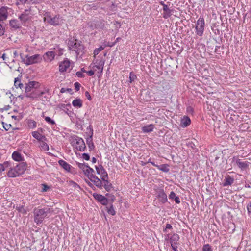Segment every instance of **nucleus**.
<instances>
[{"label": "nucleus", "instance_id": "obj_50", "mask_svg": "<svg viewBox=\"0 0 251 251\" xmlns=\"http://www.w3.org/2000/svg\"><path fill=\"white\" fill-rule=\"evenodd\" d=\"M172 228V226L171 224H167L166 225L165 228L164 230V232H167V229H170Z\"/></svg>", "mask_w": 251, "mask_h": 251}, {"label": "nucleus", "instance_id": "obj_28", "mask_svg": "<svg viewBox=\"0 0 251 251\" xmlns=\"http://www.w3.org/2000/svg\"><path fill=\"white\" fill-rule=\"evenodd\" d=\"M191 123L190 119L188 117H184L181 121V125L183 127H187Z\"/></svg>", "mask_w": 251, "mask_h": 251}, {"label": "nucleus", "instance_id": "obj_18", "mask_svg": "<svg viewBox=\"0 0 251 251\" xmlns=\"http://www.w3.org/2000/svg\"><path fill=\"white\" fill-rule=\"evenodd\" d=\"M8 8L6 7H2L0 8V21H3L7 19L8 17Z\"/></svg>", "mask_w": 251, "mask_h": 251}, {"label": "nucleus", "instance_id": "obj_15", "mask_svg": "<svg viewBox=\"0 0 251 251\" xmlns=\"http://www.w3.org/2000/svg\"><path fill=\"white\" fill-rule=\"evenodd\" d=\"M55 53L54 51H50L46 52L42 57L44 61L46 62H51L55 57Z\"/></svg>", "mask_w": 251, "mask_h": 251}, {"label": "nucleus", "instance_id": "obj_53", "mask_svg": "<svg viewBox=\"0 0 251 251\" xmlns=\"http://www.w3.org/2000/svg\"><path fill=\"white\" fill-rule=\"evenodd\" d=\"M82 157L86 160H89L90 159V156L87 153H83L82 154Z\"/></svg>", "mask_w": 251, "mask_h": 251}, {"label": "nucleus", "instance_id": "obj_48", "mask_svg": "<svg viewBox=\"0 0 251 251\" xmlns=\"http://www.w3.org/2000/svg\"><path fill=\"white\" fill-rule=\"evenodd\" d=\"M116 44V42H105L104 44V45H103V47H104V48L106 47H112L113 46H114Z\"/></svg>", "mask_w": 251, "mask_h": 251}, {"label": "nucleus", "instance_id": "obj_9", "mask_svg": "<svg viewBox=\"0 0 251 251\" xmlns=\"http://www.w3.org/2000/svg\"><path fill=\"white\" fill-rule=\"evenodd\" d=\"M205 22L202 16H201L198 19L196 24V33L199 36H201L204 32Z\"/></svg>", "mask_w": 251, "mask_h": 251}, {"label": "nucleus", "instance_id": "obj_45", "mask_svg": "<svg viewBox=\"0 0 251 251\" xmlns=\"http://www.w3.org/2000/svg\"><path fill=\"white\" fill-rule=\"evenodd\" d=\"M77 166L82 171L86 167L88 164H85L84 163H76Z\"/></svg>", "mask_w": 251, "mask_h": 251}, {"label": "nucleus", "instance_id": "obj_7", "mask_svg": "<svg viewBox=\"0 0 251 251\" xmlns=\"http://www.w3.org/2000/svg\"><path fill=\"white\" fill-rule=\"evenodd\" d=\"M39 86V83L36 81H30L25 84V96L28 98L34 99L35 97L33 93H30L33 88H36Z\"/></svg>", "mask_w": 251, "mask_h": 251}, {"label": "nucleus", "instance_id": "obj_35", "mask_svg": "<svg viewBox=\"0 0 251 251\" xmlns=\"http://www.w3.org/2000/svg\"><path fill=\"white\" fill-rule=\"evenodd\" d=\"M104 65V62L100 61V62L97 65H95L94 66L93 69H94V68H96L97 69H98L100 73H102L103 71V68Z\"/></svg>", "mask_w": 251, "mask_h": 251}, {"label": "nucleus", "instance_id": "obj_37", "mask_svg": "<svg viewBox=\"0 0 251 251\" xmlns=\"http://www.w3.org/2000/svg\"><path fill=\"white\" fill-rule=\"evenodd\" d=\"M9 164V163L7 161L4 162L2 164H0V173L1 172L4 171L5 170V168L8 167Z\"/></svg>", "mask_w": 251, "mask_h": 251}, {"label": "nucleus", "instance_id": "obj_62", "mask_svg": "<svg viewBox=\"0 0 251 251\" xmlns=\"http://www.w3.org/2000/svg\"><path fill=\"white\" fill-rule=\"evenodd\" d=\"M92 162L93 163H95L96 162V159L95 157H93L92 159Z\"/></svg>", "mask_w": 251, "mask_h": 251}, {"label": "nucleus", "instance_id": "obj_19", "mask_svg": "<svg viewBox=\"0 0 251 251\" xmlns=\"http://www.w3.org/2000/svg\"><path fill=\"white\" fill-rule=\"evenodd\" d=\"M32 136L37 139L38 141L47 140V138L44 135H42L39 131H33L31 133Z\"/></svg>", "mask_w": 251, "mask_h": 251}, {"label": "nucleus", "instance_id": "obj_14", "mask_svg": "<svg viewBox=\"0 0 251 251\" xmlns=\"http://www.w3.org/2000/svg\"><path fill=\"white\" fill-rule=\"evenodd\" d=\"M70 62L69 60L66 59L59 64V71L61 73L65 72L70 67Z\"/></svg>", "mask_w": 251, "mask_h": 251}, {"label": "nucleus", "instance_id": "obj_58", "mask_svg": "<svg viewBox=\"0 0 251 251\" xmlns=\"http://www.w3.org/2000/svg\"><path fill=\"white\" fill-rule=\"evenodd\" d=\"M174 199L176 203H179L180 202V199L178 196H176Z\"/></svg>", "mask_w": 251, "mask_h": 251}, {"label": "nucleus", "instance_id": "obj_30", "mask_svg": "<svg viewBox=\"0 0 251 251\" xmlns=\"http://www.w3.org/2000/svg\"><path fill=\"white\" fill-rule=\"evenodd\" d=\"M157 168L159 170H161L165 173L169 171V165L166 164L158 165L157 166Z\"/></svg>", "mask_w": 251, "mask_h": 251}, {"label": "nucleus", "instance_id": "obj_43", "mask_svg": "<svg viewBox=\"0 0 251 251\" xmlns=\"http://www.w3.org/2000/svg\"><path fill=\"white\" fill-rule=\"evenodd\" d=\"M16 209L19 212L23 214L26 213V210L23 207V206H19L16 207Z\"/></svg>", "mask_w": 251, "mask_h": 251}, {"label": "nucleus", "instance_id": "obj_4", "mask_svg": "<svg viewBox=\"0 0 251 251\" xmlns=\"http://www.w3.org/2000/svg\"><path fill=\"white\" fill-rule=\"evenodd\" d=\"M22 62L26 66H29L33 64H37L41 62L42 57L40 54H37L32 56L26 55L25 58H23L22 54H20Z\"/></svg>", "mask_w": 251, "mask_h": 251}, {"label": "nucleus", "instance_id": "obj_54", "mask_svg": "<svg viewBox=\"0 0 251 251\" xmlns=\"http://www.w3.org/2000/svg\"><path fill=\"white\" fill-rule=\"evenodd\" d=\"M4 31L3 27V26L1 24H0V36H2L4 34Z\"/></svg>", "mask_w": 251, "mask_h": 251}, {"label": "nucleus", "instance_id": "obj_3", "mask_svg": "<svg viewBox=\"0 0 251 251\" xmlns=\"http://www.w3.org/2000/svg\"><path fill=\"white\" fill-rule=\"evenodd\" d=\"M50 213V210L49 208L35 209L34 211L35 222L37 224H41L45 218L49 217Z\"/></svg>", "mask_w": 251, "mask_h": 251}, {"label": "nucleus", "instance_id": "obj_51", "mask_svg": "<svg viewBox=\"0 0 251 251\" xmlns=\"http://www.w3.org/2000/svg\"><path fill=\"white\" fill-rule=\"evenodd\" d=\"M75 89L78 91L80 89V84L78 82H75L74 84Z\"/></svg>", "mask_w": 251, "mask_h": 251}, {"label": "nucleus", "instance_id": "obj_23", "mask_svg": "<svg viewBox=\"0 0 251 251\" xmlns=\"http://www.w3.org/2000/svg\"><path fill=\"white\" fill-rule=\"evenodd\" d=\"M234 179L229 176H226L224 179L223 183L224 186H227L231 185L234 182Z\"/></svg>", "mask_w": 251, "mask_h": 251}, {"label": "nucleus", "instance_id": "obj_13", "mask_svg": "<svg viewBox=\"0 0 251 251\" xmlns=\"http://www.w3.org/2000/svg\"><path fill=\"white\" fill-rule=\"evenodd\" d=\"M233 162L242 170L245 169L248 167V163L247 161H242L240 159H238L235 157L233 158Z\"/></svg>", "mask_w": 251, "mask_h": 251}, {"label": "nucleus", "instance_id": "obj_25", "mask_svg": "<svg viewBox=\"0 0 251 251\" xmlns=\"http://www.w3.org/2000/svg\"><path fill=\"white\" fill-rule=\"evenodd\" d=\"M13 159L16 161H21L23 160V157L21 154L18 151H15L12 155Z\"/></svg>", "mask_w": 251, "mask_h": 251}, {"label": "nucleus", "instance_id": "obj_46", "mask_svg": "<svg viewBox=\"0 0 251 251\" xmlns=\"http://www.w3.org/2000/svg\"><path fill=\"white\" fill-rule=\"evenodd\" d=\"M70 183L71 185L73 186V187H74L75 189H80V187L79 186V185H78L76 182L73 181H71L70 182Z\"/></svg>", "mask_w": 251, "mask_h": 251}, {"label": "nucleus", "instance_id": "obj_60", "mask_svg": "<svg viewBox=\"0 0 251 251\" xmlns=\"http://www.w3.org/2000/svg\"><path fill=\"white\" fill-rule=\"evenodd\" d=\"M245 186L246 188H251V183H246V184H245Z\"/></svg>", "mask_w": 251, "mask_h": 251}, {"label": "nucleus", "instance_id": "obj_64", "mask_svg": "<svg viewBox=\"0 0 251 251\" xmlns=\"http://www.w3.org/2000/svg\"><path fill=\"white\" fill-rule=\"evenodd\" d=\"M18 0L22 3H25L27 1V0Z\"/></svg>", "mask_w": 251, "mask_h": 251}, {"label": "nucleus", "instance_id": "obj_10", "mask_svg": "<svg viewBox=\"0 0 251 251\" xmlns=\"http://www.w3.org/2000/svg\"><path fill=\"white\" fill-rule=\"evenodd\" d=\"M179 236L177 234H174L170 238V243L172 249L174 251H178V241Z\"/></svg>", "mask_w": 251, "mask_h": 251}, {"label": "nucleus", "instance_id": "obj_40", "mask_svg": "<svg viewBox=\"0 0 251 251\" xmlns=\"http://www.w3.org/2000/svg\"><path fill=\"white\" fill-rule=\"evenodd\" d=\"M104 49V47L103 46H101L99 48L96 49L94 51V56H96L98 55L100 51Z\"/></svg>", "mask_w": 251, "mask_h": 251}, {"label": "nucleus", "instance_id": "obj_47", "mask_svg": "<svg viewBox=\"0 0 251 251\" xmlns=\"http://www.w3.org/2000/svg\"><path fill=\"white\" fill-rule=\"evenodd\" d=\"M2 124L3 125V127L5 129V130H8L10 127H11V124H6L4 122H2Z\"/></svg>", "mask_w": 251, "mask_h": 251}, {"label": "nucleus", "instance_id": "obj_39", "mask_svg": "<svg viewBox=\"0 0 251 251\" xmlns=\"http://www.w3.org/2000/svg\"><path fill=\"white\" fill-rule=\"evenodd\" d=\"M28 126L29 128L33 129L37 126V123L33 120H29L28 123Z\"/></svg>", "mask_w": 251, "mask_h": 251}, {"label": "nucleus", "instance_id": "obj_29", "mask_svg": "<svg viewBox=\"0 0 251 251\" xmlns=\"http://www.w3.org/2000/svg\"><path fill=\"white\" fill-rule=\"evenodd\" d=\"M72 105L74 107L80 108L82 106V101L79 99H76L73 101Z\"/></svg>", "mask_w": 251, "mask_h": 251}, {"label": "nucleus", "instance_id": "obj_27", "mask_svg": "<svg viewBox=\"0 0 251 251\" xmlns=\"http://www.w3.org/2000/svg\"><path fill=\"white\" fill-rule=\"evenodd\" d=\"M154 128V126L152 124H150L143 126L142 130L144 133H149L151 132Z\"/></svg>", "mask_w": 251, "mask_h": 251}, {"label": "nucleus", "instance_id": "obj_17", "mask_svg": "<svg viewBox=\"0 0 251 251\" xmlns=\"http://www.w3.org/2000/svg\"><path fill=\"white\" fill-rule=\"evenodd\" d=\"M95 199L100 202L102 205H106L108 203V200L104 196L100 194L94 193L93 195Z\"/></svg>", "mask_w": 251, "mask_h": 251}, {"label": "nucleus", "instance_id": "obj_8", "mask_svg": "<svg viewBox=\"0 0 251 251\" xmlns=\"http://www.w3.org/2000/svg\"><path fill=\"white\" fill-rule=\"evenodd\" d=\"M33 13L32 12L31 8L25 9L24 11L19 16L22 23L24 25L27 22L31 20Z\"/></svg>", "mask_w": 251, "mask_h": 251}, {"label": "nucleus", "instance_id": "obj_52", "mask_svg": "<svg viewBox=\"0 0 251 251\" xmlns=\"http://www.w3.org/2000/svg\"><path fill=\"white\" fill-rule=\"evenodd\" d=\"M176 197V195L173 191H172L169 196L170 199H174Z\"/></svg>", "mask_w": 251, "mask_h": 251}, {"label": "nucleus", "instance_id": "obj_55", "mask_svg": "<svg viewBox=\"0 0 251 251\" xmlns=\"http://www.w3.org/2000/svg\"><path fill=\"white\" fill-rule=\"evenodd\" d=\"M248 212L249 213H251V201H250L247 205V206Z\"/></svg>", "mask_w": 251, "mask_h": 251}, {"label": "nucleus", "instance_id": "obj_26", "mask_svg": "<svg viewBox=\"0 0 251 251\" xmlns=\"http://www.w3.org/2000/svg\"><path fill=\"white\" fill-rule=\"evenodd\" d=\"M9 24L12 28L17 29L20 27V24L19 21L16 19L11 20L10 21Z\"/></svg>", "mask_w": 251, "mask_h": 251}, {"label": "nucleus", "instance_id": "obj_31", "mask_svg": "<svg viewBox=\"0 0 251 251\" xmlns=\"http://www.w3.org/2000/svg\"><path fill=\"white\" fill-rule=\"evenodd\" d=\"M86 143L88 146L90 150L94 149L95 146L93 142L92 138H91V137H88L86 139Z\"/></svg>", "mask_w": 251, "mask_h": 251}, {"label": "nucleus", "instance_id": "obj_61", "mask_svg": "<svg viewBox=\"0 0 251 251\" xmlns=\"http://www.w3.org/2000/svg\"><path fill=\"white\" fill-rule=\"evenodd\" d=\"M13 55H14V57H16L18 56V52H17V51H15L14 52Z\"/></svg>", "mask_w": 251, "mask_h": 251}, {"label": "nucleus", "instance_id": "obj_32", "mask_svg": "<svg viewBox=\"0 0 251 251\" xmlns=\"http://www.w3.org/2000/svg\"><path fill=\"white\" fill-rule=\"evenodd\" d=\"M14 86L16 88H19L20 89H22L24 85L23 83L21 82V80L19 78H15L14 80Z\"/></svg>", "mask_w": 251, "mask_h": 251}, {"label": "nucleus", "instance_id": "obj_11", "mask_svg": "<svg viewBox=\"0 0 251 251\" xmlns=\"http://www.w3.org/2000/svg\"><path fill=\"white\" fill-rule=\"evenodd\" d=\"M156 197L162 203H164L167 201V195L163 189L157 188L156 190Z\"/></svg>", "mask_w": 251, "mask_h": 251}, {"label": "nucleus", "instance_id": "obj_20", "mask_svg": "<svg viewBox=\"0 0 251 251\" xmlns=\"http://www.w3.org/2000/svg\"><path fill=\"white\" fill-rule=\"evenodd\" d=\"M90 180L98 188H101L102 184V181L95 175L92 176Z\"/></svg>", "mask_w": 251, "mask_h": 251}, {"label": "nucleus", "instance_id": "obj_57", "mask_svg": "<svg viewBox=\"0 0 251 251\" xmlns=\"http://www.w3.org/2000/svg\"><path fill=\"white\" fill-rule=\"evenodd\" d=\"M86 73L89 76H92L94 74V71L93 70H90V71H87V72H86Z\"/></svg>", "mask_w": 251, "mask_h": 251}, {"label": "nucleus", "instance_id": "obj_22", "mask_svg": "<svg viewBox=\"0 0 251 251\" xmlns=\"http://www.w3.org/2000/svg\"><path fill=\"white\" fill-rule=\"evenodd\" d=\"M83 172L89 179L92 176H94L93 173H94V170L92 168H90L88 165H87L86 167L83 170Z\"/></svg>", "mask_w": 251, "mask_h": 251}, {"label": "nucleus", "instance_id": "obj_42", "mask_svg": "<svg viewBox=\"0 0 251 251\" xmlns=\"http://www.w3.org/2000/svg\"><path fill=\"white\" fill-rule=\"evenodd\" d=\"M45 120L49 124H50L51 125H54L55 124V121L51 119L49 117H45Z\"/></svg>", "mask_w": 251, "mask_h": 251}, {"label": "nucleus", "instance_id": "obj_6", "mask_svg": "<svg viewBox=\"0 0 251 251\" xmlns=\"http://www.w3.org/2000/svg\"><path fill=\"white\" fill-rule=\"evenodd\" d=\"M72 144L81 151H84L86 149V145L83 139L78 136H75L72 138Z\"/></svg>", "mask_w": 251, "mask_h": 251}, {"label": "nucleus", "instance_id": "obj_49", "mask_svg": "<svg viewBox=\"0 0 251 251\" xmlns=\"http://www.w3.org/2000/svg\"><path fill=\"white\" fill-rule=\"evenodd\" d=\"M76 75L78 77H80V78L84 77V76H85L84 74L82 73V72H81V71L77 72L76 73Z\"/></svg>", "mask_w": 251, "mask_h": 251}, {"label": "nucleus", "instance_id": "obj_12", "mask_svg": "<svg viewBox=\"0 0 251 251\" xmlns=\"http://www.w3.org/2000/svg\"><path fill=\"white\" fill-rule=\"evenodd\" d=\"M95 168L97 174L100 176L101 180L108 178L107 173L101 165L96 166Z\"/></svg>", "mask_w": 251, "mask_h": 251}, {"label": "nucleus", "instance_id": "obj_36", "mask_svg": "<svg viewBox=\"0 0 251 251\" xmlns=\"http://www.w3.org/2000/svg\"><path fill=\"white\" fill-rule=\"evenodd\" d=\"M201 251H213L211 246L208 244H204L201 249Z\"/></svg>", "mask_w": 251, "mask_h": 251}, {"label": "nucleus", "instance_id": "obj_1", "mask_svg": "<svg viewBox=\"0 0 251 251\" xmlns=\"http://www.w3.org/2000/svg\"><path fill=\"white\" fill-rule=\"evenodd\" d=\"M27 168V164L25 162H21L15 167L12 168L7 172V176L9 177H16L24 174Z\"/></svg>", "mask_w": 251, "mask_h": 251}, {"label": "nucleus", "instance_id": "obj_44", "mask_svg": "<svg viewBox=\"0 0 251 251\" xmlns=\"http://www.w3.org/2000/svg\"><path fill=\"white\" fill-rule=\"evenodd\" d=\"M136 78H137V76L134 73H133L132 72H131L130 73L129 78L130 79V83H131L132 82L134 81V80L136 79Z\"/></svg>", "mask_w": 251, "mask_h": 251}, {"label": "nucleus", "instance_id": "obj_41", "mask_svg": "<svg viewBox=\"0 0 251 251\" xmlns=\"http://www.w3.org/2000/svg\"><path fill=\"white\" fill-rule=\"evenodd\" d=\"M107 212L111 215H115L116 214L115 211L114 209L113 205H111L109 208H107Z\"/></svg>", "mask_w": 251, "mask_h": 251}, {"label": "nucleus", "instance_id": "obj_16", "mask_svg": "<svg viewBox=\"0 0 251 251\" xmlns=\"http://www.w3.org/2000/svg\"><path fill=\"white\" fill-rule=\"evenodd\" d=\"M160 4L163 6V17L165 19H167L169 18L171 15V10L169 9L168 7V6L164 3V2L161 1L160 2Z\"/></svg>", "mask_w": 251, "mask_h": 251}, {"label": "nucleus", "instance_id": "obj_21", "mask_svg": "<svg viewBox=\"0 0 251 251\" xmlns=\"http://www.w3.org/2000/svg\"><path fill=\"white\" fill-rule=\"evenodd\" d=\"M58 163L59 165L61 166L66 171H71V168H72V166L67 162L63 160H60L58 161Z\"/></svg>", "mask_w": 251, "mask_h": 251}, {"label": "nucleus", "instance_id": "obj_5", "mask_svg": "<svg viewBox=\"0 0 251 251\" xmlns=\"http://www.w3.org/2000/svg\"><path fill=\"white\" fill-rule=\"evenodd\" d=\"M44 21L55 26L60 24L61 20L59 15H55L52 17L49 12H46L44 14Z\"/></svg>", "mask_w": 251, "mask_h": 251}, {"label": "nucleus", "instance_id": "obj_59", "mask_svg": "<svg viewBox=\"0 0 251 251\" xmlns=\"http://www.w3.org/2000/svg\"><path fill=\"white\" fill-rule=\"evenodd\" d=\"M44 188L43 189V191H46L48 189H49V187L45 184H43Z\"/></svg>", "mask_w": 251, "mask_h": 251}, {"label": "nucleus", "instance_id": "obj_63", "mask_svg": "<svg viewBox=\"0 0 251 251\" xmlns=\"http://www.w3.org/2000/svg\"><path fill=\"white\" fill-rule=\"evenodd\" d=\"M151 163L153 166H155V167H157V166H158V165L155 164V163H154V162H151Z\"/></svg>", "mask_w": 251, "mask_h": 251}, {"label": "nucleus", "instance_id": "obj_34", "mask_svg": "<svg viewBox=\"0 0 251 251\" xmlns=\"http://www.w3.org/2000/svg\"><path fill=\"white\" fill-rule=\"evenodd\" d=\"M86 134L89 136L88 137H91V138H93V129L91 125H89V126L87 128V131L86 132Z\"/></svg>", "mask_w": 251, "mask_h": 251}, {"label": "nucleus", "instance_id": "obj_33", "mask_svg": "<svg viewBox=\"0 0 251 251\" xmlns=\"http://www.w3.org/2000/svg\"><path fill=\"white\" fill-rule=\"evenodd\" d=\"M46 140H43L39 141L40 142V147L41 149L45 151H47L49 150V147L48 144L45 142Z\"/></svg>", "mask_w": 251, "mask_h": 251}, {"label": "nucleus", "instance_id": "obj_56", "mask_svg": "<svg viewBox=\"0 0 251 251\" xmlns=\"http://www.w3.org/2000/svg\"><path fill=\"white\" fill-rule=\"evenodd\" d=\"M85 96L87 97V98L89 100H91L92 98H91V97L90 96V93L88 92V91H86L85 93Z\"/></svg>", "mask_w": 251, "mask_h": 251}, {"label": "nucleus", "instance_id": "obj_2", "mask_svg": "<svg viewBox=\"0 0 251 251\" xmlns=\"http://www.w3.org/2000/svg\"><path fill=\"white\" fill-rule=\"evenodd\" d=\"M68 46L69 50L75 51L77 56H81L84 53V48L77 40L71 39L68 41Z\"/></svg>", "mask_w": 251, "mask_h": 251}, {"label": "nucleus", "instance_id": "obj_38", "mask_svg": "<svg viewBox=\"0 0 251 251\" xmlns=\"http://www.w3.org/2000/svg\"><path fill=\"white\" fill-rule=\"evenodd\" d=\"M100 24H97V26L100 29H104L105 28V25H106V22L104 20H100L99 21Z\"/></svg>", "mask_w": 251, "mask_h": 251}, {"label": "nucleus", "instance_id": "obj_24", "mask_svg": "<svg viewBox=\"0 0 251 251\" xmlns=\"http://www.w3.org/2000/svg\"><path fill=\"white\" fill-rule=\"evenodd\" d=\"M102 181L103 182V186L104 189L108 192L111 191L112 188V184L109 182V181L106 179V178L103 179Z\"/></svg>", "mask_w": 251, "mask_h": 251}]
</instances>
